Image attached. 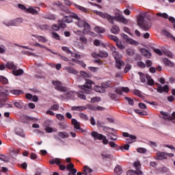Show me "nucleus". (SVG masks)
<instances>
[{
	"mask_svg": "<svg viewBox=\"0 0 175 175\" xmlns=\"http://www.w3.org/2000/svg\"><path fill=\"white\" fill-rule=\"evenodd\" d=\"M8 96H9V90L0 91V105L1 106H3V104L8 100Z\"/></svg>",
	"mask_w": 175,
	"mask_h": 175,
	"instance_id": "7",
	"label": "nucleus"
},
{
	"mask_svg": "<svg viewBox=\"0 0 175 175\" xmlns=\"http://www.w3.org/2000/svg\"><path fill=\"white\" fill-rule=\"evenodd\" d=\"M156 14L158 17H163V18H169V15L167 13L158 12Z\"/></svg>",
	"mask_w": 175,
	"mask_h": 175,
	"instance_id": "47",
	"label": "nucleus"
},
{
	"mask_svg": "<svg viewBox=\"0 0 175 175\" xmlns=\"http://www.w3.org/2000/svg\"><path fill=\"white\" fill-rule=\"evenodd\" d=\"M66 169H67V170H68L69 172L73 170V169H75V164L70 163V164L67 165Z\"/></svg>",
	"mask_w": 175,
	"mask_h": 175,
	"instance_id": "56",
	"label": "nucleus"
},
{
	"mask_svg": "<svg viewBox=\"0 0 175 175\" xmlns=\"http://www.w3.org/2000/svg\"><path fill=\"white\" fill-rule=\"evenodd\" d=\"M15 135L20 136L21 137H25V133H24V130L20 127H16L14 129Z\"/></svg>",
	"mask_w": 175,
	"mask_h": 175,
	"instance_id": "13",
	"label": "nucleus"
},
{
	"mask_svg": "<svg viewBox=\"0 0 175 175\" xmlns=\"http://www.w3.org/2000/svg\"><path fill=\"white\" fill-rule=\"evenodd\" d=\"M13 75L14 76H21L24 73V70L23 69H18V70H14L12 72Z\"/></svg>",
	"mask_w": 175,
	"mask_h": 175,
	"instance_id": "34",
	"label": "nucleus"
},
{
	"mask_svg": "<svg viewBox=\"0 0 175 175\" xmlns=\"http://www.w3.org/2000/svg\"><path fill=\"white\" fill-rule=\"evenodd\" d=\"M75 20H77L75 24L79 28H84V31H86L87 32L91 29V25H90L85 20H81V17L79 16V18Z\"/></svg>",
	"mask_w": 175,
	"mask_h": 175,
	"instance_id": "4",
	"label": "nucleus"
},
{
	"mask_svg": "<svg viewBox=\"0 0 175 175\" xmlns=\"http://www.w3.org/2000/svg\"><path fill=\"white\" fill-rule=\"evenodd\" d=\"M66 70L68 73H70L71 75H77V73H79V72L72 67H66Z\"/></svg>",
	"mask_w": 175,
	"mask_h": 175,
	"instance_id": "28",
	"label": "nucleus"
},
{
	"mask_svg": "<svg viewBox=\"0 0 175 175\" xmlns=\"http://www.w3.org/2000/svg\"><path fill=\"white\" fill-rule=\"evenodd\" d=\"M94 31L98 33H105V29L99 27L94 28Z\"/></svg>",
	"mask_w": 175,
	"mask_h": 175,
	"instance_id": "48",
	"label": "nucleus"
},
{
	"mask_svg": "<svg viewBox=\"0 0 175 175\" xmlns=\"http://www.w3.org/2000/svg\"><path fill=\"white\" fill-rule=\"evenodd\" d=\"M71 110L75 111H84V110H87V107L84 106H74L71 107Z\"/></svg>",
	"mask_w": 175,
	"mask_h": 175,
	"instance_id": "21",
	"label": "nucleus"
},
{
	"mask_svg": "<svg viewBox=\"0 0 175 175\" xmlns=\"http://www.w3.org/2000/svg\"><path fill=\"white\" fill-rule=\"evenodd\" d=\"M3 24L4 25H5V27H14L12 20L8 21H4Z\"/></svg>",
	"mask_w": 175,
	"mask_h": 175,
	"instance_id": "51",
	"label": "nucleus"
},
{
	"mask_svg": "<svg viewBox=\"0 0 175 175\" xmlns=\"http://www.w3.org/2000/svg\"><path fill=\"white\" fill-rule=\"evenodd\" d=\"M46 132L48 133H51L52 132H57V129L56 128H51V127H46L45 129Z\"/></svg>",
	"mask_w": 175,
	"mask_h": 175,
	"instance_id": "42",
	"label": "nucleus"
},
{
	"mask_svg": "<svg viewBox=\"0 0 175 175\" xmlns=\"http://www.w3.org/2000/svg\"><path fill=\"white\" fill-rule=\"evenodd\" d=\"M157 159L158 161H163V159H167V157L165 156V152H157Z\"/></svg>",
	"mask_w": 175,
	"mask_h": 175,
	"instance_id": "16",
	"label": "nucleus"
},
{
	"mask_svg": "<svg viewBox=\"0 0 175 175\" xmlns=\"http://www.w3.org/2000/svg\"><path fill=\"white\" fill-rule=\"evenodd\" d=\"M36 38L38 39V42H42V43H46L47 42V40L46 39L45 37H43L42 36H37Z\"/></svg>",
	"mask_w": 175,
	"mask_h": 175,
	"instance_id": "40",
	"label": "nucleus"
},
{
	"mask_svg": "<svg viewBox=\"0 0 175 175\" xmlns=\"http://www.w3.org/2000/svg\"><path fill=\"white\" fill-rule=\"evenodd\" d=\"M50 165H57V166H59L61 165V160L58 158L53 159L51 161H49Z\"/></svg>",
	"mask_w": 175,
	"mask_h": 175,
	"instance_id": "29",
	"label": "nucleus"
},
{
	"mask_svg": "<svg viewBox=\"0 0 175 175\" xmlns=\"http://www.w3.org/2000/svg\"><path fill=\"white\" fill-rule=\"evenodd\" d=\"M42 18L54 21L56 20L57 16L54 14H46L42 15Z\"/></svg>",
	"mask_w": 175,
	"mask_h": 175,
	"instance_id": "17",
	"label": "nucleus"
},
{
	"mask_svg": "<svg viewBox=\"0 0 175 175\" xmlns=\"http://www.w3.org/2000/svg\"><path fill=\"white\" fill-rule=\"evenodd\" d=\"M73 18L74 20H79V15L77 14H71L70 16H64L63 17V21L69 24L73 23Z\"/></svg>",
	"mask_w": 175,
	"mask_h": 175,
	"instance_id": "8",
	"label": "nucleus"
},
{
	"mask_svg": "<svg viewBox=\"0 0 175 175\" xmlns=\"http://www.w3.org/2000/svg\"><path fill=\"white\" fill-rule=\"evenodd\" d=\"M137 66L139 68H141L142 69H144V68H146V64H144V62L139 61L137 63Z\"/></svg>",
	"mask_w": 175,
	"mask_h": 175,
	"instance_id": "54",
	"label": "nucleus"
},
{
	"mask_svg": "<svg viewBox=\"0 0 175 175\" xmlns=\"http://www.w3.org/2000/svg\"><path fill=\"white\" fill-rule=\"evenodd\" d=\"M126 53L127 55H129V57H132L135 54V51L129 48L126 50Z\"/></svg>",
	"mask_w": 175,
	"mask_h": 175,
	"instance_id": "46",
	"label": "nucleus"
},
{
	"mask_svg": "<svg viewBox=\"0 0 175 175\" xmlns=\"http://www.w3.org/2000/svg\"><path fill=\"white\" fill-rule=\"evenodd\" d=\"M138 75L139 76L141 83H146V79L147 75H146V74H144L142 72H138Z\"/></svg>",
	"mask_w": 175,
	"mask_h": 175,
	"instance_id": "32",
	"label": "nucleus"
},
{
	"mask_svg": "<svg viewBox=\"0 0 175 175\" xmlns=\"http://www.w3.org/2000/svg\"><path fill=\"white\" fill-rule=\"evenodd\" d=\"M109 38L111 39V40H113V42H115L116 43H117L118 42L120 41L118 38L117 36H116L109 35Z\"/></svg>",
	"mask_w": 175,
	"mask_h": 175,
	"instance_id": "53",
	"label": "nucleus"
},
{
	"mask_svg": "<svg viewBox=\"0 0 175 175\" xmlns=\"http://www.w3.org/2000/svg\"><path fill=\"white\" fill-rule=\"evenodd\" d=\"M116 46L119 49V50H125V46L124 44H122V42H121V41L116 42Z\"/></svg>",
	"mask_w": 175,
	"mask_h": 175,
	"instance_id": "49",
	"label": "nucleus"
},
{
	"mask_svg": "<svg viewBox=\"0 0 175 175\" xmlns=\"http://www.w3.org/2000/svg\"><path fill=\"white\" fill-rule=\"evenodd\" d=\"M14 105L17 109H23V103L15 102Z\"/></svg>",
	"mask_w": 175,
	"mask_h": 175,
	"instance_id": "64",
	"label": "nucleus"
},
{
	"mask_svg": "<svg viewBox=\"0 0 175 175\" xmlns=\"http://www.w3.org/2000/svg\"><path fill=\"white\" fill-rule=\"evenodd\" d=\"M98 55L100 58H106L108 57L109 54L106 51H100Z\"/></svg>",
	"mask_w": 175,
	"mask_h": 175,
	"instance_id": "52",
	"label": "nucleus"
},
{
	"mask_svg": "<svg viewBox=\"0 0 175 175\" xmlns=\"http://www.w3.org/2000/svg\"><path fill=\"white\" fill-rule=\"evenodd\" d=\"M160 113L161 114V116H164L163 118V120H164V121H172V120H173L172 116H170V113L161 111H160Z\"/></svg>",
	"mask_w": 175,
	"mask_h": 175,
	"instance_id": "14",
	"label": "nucleus"
},
{
	"mask_svg": "<svg viewBox=\"0 0 175 175\" xmlns=\"http://www.w3.org/2000/svg\"><path fill=\"white\" fill-rule=\"evenodd\" d=\"M145 65L147 68H151V66H152V61L150 60V59H147L145 62Z\"/></svg>",
	"mask_w": 175,
	"mask_h": 175,
	"instance_id": "59",
	"label": "nucleus"
},
{
	"mask_svg": "<svg viewBox=\"0 0 175 175\" xmlns=\"http://www.w3.org/2000/svg\"><path fill=\"white\" fill-rule=\"evenodd\" d=\"M121 55H120V56H116V57H114V59L116 61V68L119 70H121L122 66H125V62H124L122 59H121Z\"/></svg>",
	"mask_w": 175,
	"mask_h": 175,
	"instance_id": "9",
	"label": "nucleus"
},
{
	"mask_svg": "<svg viewBox=\"0 0 175 175\" xmlns=\"http://www.w3.org/2000/svg\"><path fill=\"white\" fill-rule=\"evenodd\" d=\"M23 18H17L12 20L14 27H17V26L20 25V24H23Z\"/></svg>",
	"mask_w": 175,
	"mask_h": 175,
	"instance_id": "24",
	"label": "nucleus"
},
{
	"mask_svg": "<svg viewBox=\"0 0 175 175\" xmlns=\"http://www.w3.org/2000/svg\"><path fill=\"white\" fill-rule=\"evenodd\" d=\"M109 49L111 50V51H112V55L114 57H120V53L117 52V49L116 48V46H113V45H109Z\"/></svg>",
	"mask_w": 175,
	"mask_h": 175,
	"instance_id": "18",
	"label": "nucleus"
},
{
	"mask_svg": "<svg viewBox=\"0 0 175 175\" xmlns=\"http://www.w3.org/2000/svg\"><path fill=\"white\" fill-rule=\"evenodd\" d=\"M111 33H114L115 35H118L120 33V27L116 25H113L111 29Z\"/></svg>",
	"mask_w": 175,
	"mask_h": 175,
	"instance_id": "23",
	"label": "nucleus"
},
{
	"mask_svg": "<svg viewBox=\"0 0 175 175\" xmlns=\"http://www.w3.org/2000/svg\"><path fill=\"white\" fill-rule=\"evenodd\" d=\"M83 174L85 175H91V173H92V172H94L92 170V169L88 167V166L85 165L83 168Z\"/></svg>",
	"mask_w": 175,
	"mask_h": 175,
	"instance_id": "30",
	"label": "nucleus"
},
{
	"mask_svg": "<svg viewBox=\"0 0 175 175\" xmlns=\"http://www.w3.org/2000/svg\"><path fill=\"white\" fill-rule=\"evenodd\" d=\"M58 25L59 28H66V24H65V21H64V19L58 21Z\"/></svg>",
	"mask_w": 175,
	"mask_h": 175,
	"instance_id": "41",
	"label": "nucleus"
},
{
	"mask_svg": "<svg viewBox=\"0 0 175 175\" xmlns=\"http://www.w3.org/2000/svg\"><path fill=\"white\" fill-rule=\"evenodd\" d=\"M0 161H3V162H9V159L7 158L6 156L3 154H0Z\"/></svg>",
	"mask_w": 175,
	"mask_h": 175,
	"instance_id": "60",
	"label": "nucleus"
},
{
	"mask_svg": "<svg viewBox=\"0 0 175 175\" xmlns=\"http://www.w3.org/2000/svg\"><path fill=\"white\" fill-rule=\"evenodd\" d=\"M72 124L74 125V129H75V132H83V129L80 127V123L77 122V120L75 118L71 120Z\"/></svg>",
	"mask_w": 175,
	"mask_h": 175,
	"instance_id": "10",
	"label": "nucleus"
},
{
	"mask_svg": "<svg viewBox=\"0 0 175 175\" xmlns=\"http://www.w3.org/2000/svg\"><path fill=\"white\" fill-rule=\"evenodd\" d=\"M94 90L96 91V92H100V94H103L104 92H106V90H105V88H103V86L101 85L98 86V85H96L94 87Z\"/></svg>",
	"mask_w": 175,
	"mask_h": 175,
	"instance_id": "22",
	"label": "nucleus"
},
{
	"mask_svg": "<svg viewBox=\"0 0 175 175\" xmlns=\"http://www.w3.org/2000/svg\"><path fill=\"white\" fill-rule=\"evenodd\" d=\"M74 6L75 8H76V9H78V10H80V12H83V13H90V11L88 10V8H85L81 5L74 3Z\"/></svg>",
	"mask_w": 175,
	"mask_h": 175,
	"instance_id": "19",
	"label": "nucleus"
},
{
	"mask_svg": "<svg viewBox=\"0 0 175 175\" xmlns=\"http://www.w3.org/2000/svg\"><path fill=\"white\" fill-rule=\"evenodd\" d=\"M121 36H122V38H123V39H124V40L128 42V43H130V44H134L135 46H137V44H139V42H136L134 40L129 38V36H128V35H126L125 33H122Z\"/></svg>",
	"mask_w": 175,
	"mask_h": 175,
	"instance_id": "11",
	"label": "nucleus"
},
{
	"mask_svg": "<svg viewBox=\"0 0 175 175\" xmlns=\"http://www.w3.org/2000/svg\"><path fill=\"white\" fill-rule=\"evenodd\" d=\"M60 10H62V12H64L66 14H75L74 12H72V10L68 8V7H65L64 5L60 6Z\"/></svg>",
	"mask_w": 175,
	"mask_h": 175,
	"instance_id": "26",
	"label": "nucleus"
},
{
	"mask_svg": "<svg viewBox=\"0 0 175 175\" xmlns=\"http://www.w3.org/2000/svg\"><path fill=\"white\" fill-rule=\"evenodd\" d=\"M126 175H139V173L135 170H130L126 172Z\"/></svg>",
	"mask_w": 175,
	"mask_h": 175,
	"instance_id": "57",
	"label": "nucleus"
},
{
	"mask_svg": "<svg viewBox=\"0 0 175 175\" xmlns=\"http://www.w3.org/2000/svg\"><path fill=\"white\" fill-rule=\"evenodd\" d=\"M57 136L61 137V139H68V137H69V134L66 131H62L59 132Z\"/></svg>",
	"mask_w": 175,
	"mask_h": 175,
	"instance_id": "27",
	"label": "nucleus"
},
{
	"mask_svg": "<svg viewBox=\"0 0 175 175\" xmlns=\"http://www.w3.org/2000/svg\"><path fill=\"white\" fill-rule=\"evenodd\" d=\"M101 84L104 90H106L107 88H113V87H114V82H113V81H106Z\"/></svg>",
	"mask_w": 175,
	"mask_h": 175,
	"instance_id": "12",
	"label": "nucleus"
},
{
	"mask_svg": "<svg viewBox=\"0 0 175 175\" xmlns=\"http://www.w3.org/2000/svg\"><path fill=\"white\" fill-rule=\"evenodd\" d=\"M78 116L81 118V120H83L84 121H87L88 120V116H87V114L83 112L79 113Z\"/></svg>",
	"mask_w": 175,
	"mask_h": 175,
	"instance_id": "38",
	"label": "nucleus"
},
{
	"mask_svg": "<svg viewBox=\"0 0 175 175\" xmlns=\"http://www.w3.org/2000/svg\"><path fill=\"white\" fill-rule=\"evenodd\" d=\"M141 53L142 55H144V57H145V58H151L152 54L146 49H141Z\"/></svg>",
	"mask_w": 175,
	"mask_h": 175,
	"instance_id": "20",
	"label": "nucleus"
},
{
	"mask_svg": "<svg viewBox=\"0 0 175 175\" xmlns=\"http://www.w3.org/2000/svg\"><path fill=\"white\" fill-rule=\"evenodd\" d=\"M52 84L54 85L55 90H57V91H59L60 92H66V88L62 86V83L61 81H52Z\"/></svg>",
	"mask_w": 175,
	"mask_h": 175,
	"instance_id": "6",
	"label": "nucleus"
},
{
	"mask_svg": "<svg viewBox=\"0 0 175 175\" xmlns=\"http://www.w3.org/2000/svg\"><path fill=\"white\" fill-rule=\"evenodd\" d=\"M93 13L99 16L102 18H106L110 24H114V20L118 21V23H122V24H128V20L125 18L122 15H119L116 16H113L107 13H103L100 11L94 10Z\"/></svg>",
	"mask_w": 175,
	"mask_h": 175,
	"instance_id": "1",
	"label": "nucleus"
},
{
	"mask_svg": "<svg viewBox=\"0 0 175 175\" xmlns=\"http://www.w3.org/2000/svg\"><path fill=\"white\" fill-rule=\"evenodd\" d=\"M5 68L11 70H16L17 69V66L13 62H8L5 64Z\"/></svg>",
	"mask_w": 175,
	"mask_h": 175,
	"instance_id": "15",
	"label": "nucleus"
},
{
	"mask_svg": "<svg viewBox=\"0 0 175 175\" xmlns=\"http://www.w3.org/2000/svg\"><path fill=\"white\" fill-rule=\"evenodd\" d=\"M137 25L142 28L144 31H148V29L151 28V25L144 22V18H143V16L139 17L137 20Z\"/></svg>",
	"mask_w": 175,
	"mask_h": 175,
	"instance_id": "5",
	"label": "nucleus"
},
{
	"mask_svg": "<svg viewBox=\"0 0 175 175\" xmlns=\"http://www.w3.org/2000/svg\"><path fill=\"white\" fill-rule=\"evenodd\" d=\"M50 110H53V111H57L59 110V105L58 103H55L50 107Z\"/></svg>",
	"mask_w": 175,
	"mask_h": 175,
	"instance_id": "43",
	"label": "nucleus"
},
{
	"mask_svg": "<svg viewBox=\"0 0 175 175\" xmlns=\"http://www.w3.org/2000/svg\"><path fill=\"white\" fill-rule=\"evenodd\" d=\"M136 139H137V137L135 135H130L129 138H127L126 139V143H127V144H131L132 143H135V142H136Z\"/></svg>",
	"mask_w": 175,
	"mask_h": 175,
	"instance_id": "25",
	"label": "nucleus"
},
{
	"mask_svg": "<svg viewBox=\"0 0 175 175\" xmlns=\"http://www.w3.org/2000/svg\"><path fill=\"white\" fill-rule=\"evenodd\" d=\"M163 61L165 66L173 67L174 64L169 59L164 58Z\"/></svg>",
	"mask_w": 175,
	"mask_h": 175,
	"instance_id": "31",
	"label": "nucleus"
},
{
	"mask_svg": "<svg viewBox=\"0 0 175 175\" xmlns=\"http://www.w3.org/2000/svg\"><path fill=\"white\" fill-rule=\"evenodd\" d=\"M40 29L42 31H47V29H50V27L48 25H42L40 26Z\"/></svg>",
	"mask_w": 175,
	"mask_h": 175,
	"instance_id": "63",
	"label": "nucleus"
},
{
	"mask_svg": "<svg viewBox=\"0 0 175 175\" xmlns=\"http://www.w3.org/2000/svg\"><path fill=\"white\" fill-rule=\"evenodd\" d=\"M79 88L82 90L81 91L76 92L77 98L85 100L87 97L85 94H92V81L90 79H85V83L83 85H79Z\"/></svg>",
	"mask_w": 175,
	"mask_h": 175,
	"instance_id": "2",
	"label": "nucleus"
},
{
	"mask_svg": "<svg viewBox=\"0 0 175 175\" xmlns=\"http://www.w3.org/2000/svg\"><path fill=\"white\" fill-rule=\"evenodd\" d=\"M56 118L59 120V121H64L65 120V117L62 114L57 113L56 114Z\"/></svg>",
	"mask_w": 175,
	"mask_h": 175,
	"instance_id": "61",
	"label": "nucleus"
},
{
	"mask_svg": "<svg viewBox=\"0 0 175 175\" xmlns=\"http://www.w3.org/2000/svg\"><path fill=\"white\" fill-rule=\"evenodd\" d=\"M134 95L139 96V98H143V94H142V92L139 90H133Z\"/></svg>",
	"mask_w": 175,
	"mask_h": 175,
	"instance_id": "45",
	"label": "nucleus"
},
{
	"mask_svg": "<svg viewBox=\"0 0 175 175\" xmlns=\"http://www.w3.org/2000/svg\"><path fill=\"white\" fill-rule=\"evenodd\" d=\"M8 82L9 81L7 79L6 77L0 75V83H1V84H8Z\"/></svg>",
	"mask_w": 175,
	"mask_h": 175,
	"instance_id": "44",
	"label": "nucleus"
},
{
	"mask_svg": "<svg viewBox=\"0 0 175 175\" xmlns=\"http://www.w3.org/2000/svg\"><path fill=\"white\" fill-rule=\"evenodd\" d=\"M10 92L13 95H23L24 94V91L20 90H10Z\"/></svg>",
	"mask_w": 175,
	"mask_h": 175,
	"instance_id": "33",
	"label": "nucleus"
},
{
	"mask_svg": "<svg viewBox=\"0 0 175 175\" xmlns=\"http://www.w3.org/2000/svg\"><path fill=\"white\" fill-rule=\"evenodd\" d=\"M146 80L148 81V85H154V79H152V78H151V76H150L149 75H147Z\"/></svg>",
	"mask_w": 175,
	"mask_h": 175,
	"instance_id": "37",
	"label": "nucleus"
},
{
	"mask_svg": "<svg viewBox=\"0 0 175 175\" xmlns=\"http://www.w3.org/2000/svg\"><path fill=\"white\" fill-rule=\"evenodd\" d=\"M91 135L94 137V140H102L103 144H104L105 146L109 144V146L111 147V148H114L118 146V145L116 143H114V142H109V139L106 138V136L100 134L96 131H92L91 133Z\"/></svg>",
	"mask_w": 175,
	"mask_h": 175,
	"instance_id": "3",
	"label": "nucleus"
},
{
	"mask_svg": "<svg viewBox=\"0 0 175 175\" xmlns=\"http://www.w3.org/2000/svg\"><path fill=\"white\" fill-rule=\"evenodd\" d=\"M26 12H27L28 13H31V14H38V10H36V8H33L32 7L27 8L26 10Z\"/></svg>",
	"mask_w": 175,
	"mask_h": 175,
	"instance_id": "36",
	"label": "nucleus"
},
{
	"mask_svg": "<svg viewBox=\"0 0 175 175\" xmlns=\"http://www.w3.org/2000/svg\"><path fill=\"white\" fill-rule=\"evenodd\" d=\"M131 69H132V65L126 64L124 68V73H128Z\"/></svg>",
	"mask_w": 175,
	"mask_h": 175,
	"instance_id": "55",
	"label": "nucleus"
},
{
	"mask_svg": "<svg viewBox=\"0 0 175 175\" xmlns=\"http://www.w3.org/2000/svg\"><path fill=\"white\" fill-rule=\"evenodd\" d=\"M52 37L53 38V39H55L56 40H61V38H60L61 37L55 31L52 32Z\"/></svg>",
	"mask_w": 175,
	"mask_h": 175,
	"instance_id": "50",
	"label": "nucleus"
},
{
	"mask_svg": "<svg viewBox=\"0 0 175 175\" xmlns=\"http://www.w3.org/2000/svg\"><path fill=\"white\" fill-rule=\"evenodd\" d=\"M137 151L138 152H139L140 154H146V152H147V149H146L144 148H138L137 149Z\"/></svg>",
	"mask_w": 175,
	"mask_h": 175,
	"instance_id": "58",
	"label": "nucleus"
},
{
	"mask_svg": "<svg viewBox=\"0 0 175 175\" xmlns=\"http://www.w3.org/2000/svg\"><path fill=\"white\" fill-rule=\"evenodd\" d=\"M135 112L137 114H139V116H147V112H146L145 111H143L142 109H135Z\"/></svg>",
	"mask_w": 175,
	"mask_h": 175,
	"instance_id": "39",
	"label": "nucleus"
},
{
	"mask_svg": "<svg viewBox=\"0 0 175 175\" xmlns=\"http://www.w3.org/2000/svg\"><path fill=\"white\" fill-rule=\"evenodd\" d=\"M114 172L116 174H122V167L120 165H117L114 169Z\"/></svg>",
	"mask_w": 175,
	"mask_h": 175,
	"instance_id": "35",
	"label": "nucleus"
},
{
	"mask_svg": "<svg viewBox=\"0 0 175 175\" xmlns=\"http://www.w3.org/2000/svg\"><path fill=\"white\" fill-rule=\"evenodd\" d=\"M79 40L83 43V44H87V43H88V40L87 38H85V37H80Z\"/></svg>",
	"mask_w": 175,
	"mask_h": 175,
	"instance_id": "62",
	"label": "nucleus"
}]
</instances>
